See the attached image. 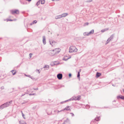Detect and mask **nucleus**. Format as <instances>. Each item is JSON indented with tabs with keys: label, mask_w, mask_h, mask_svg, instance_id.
I'll list each match as a JSON object with an SVG mask.
<instances>
[{
	"label": "nucleus",
	"mask_w": 124,
	"mask_h": 124,
	"mask_svg": "<svg viewBox=\"0 0 124 124\" xmlns=\"http://www.w3.org/2000/svg\"><path fill=\"white\" fill-rule=\"evenodd\" d=\"M77 49L74 46H72L70 47L69 52L70 53H72L73 52H77Z\"/></svg>",
	"instance_id": "2"
},
{
	"label": "nucleus",
	"mask_w": 124,
	"mask_h": 124,
	"mask_svg": "<svg viewBox=\"0 0 124 124\" xmlns=\"http://www.w3.org/2000/svg\"><path fill=\"white\" fill-rule=\"evenodd\" d=\"M32 54H31V53H30L29 54L30 57V58H31V55H32Z\"/></svg>",
	"instance_id": "36"
},
{
	"label": "nucleus",
	"mask_w": 124,
	"mask_h": 124,
	"mask_svg": "<svg viewBox=\"0 0 124 124\" xmlns=\"http://www.w3.org/2000/svg\"><path fill=\"white\" fill-rule=\"evenodd\" d=\"M114 36V35L113 34L108 39V40H109L110 41L112 39H113Z\"/></svg>",
	"instance_id": "16"
},
{
	"label": "nucleus",
	"mask_w": 124,
	"mask_h": 124,
	"mask_svg": "<svg viewBox=\"0 0 124 124\" xmlns=\"http://www.w3.org/2000/svg\"><path fill=\"white\" fill-rule=\"evenodd\" d=\"M69 121V119L67 118V119L65 121V122H68Z\"/></svg>",
	"instance_id": "30"
},
{
	"label": "nucleus",
	"mask_w": 124,
	"mask_h": 124,
	"mask_svg": "<svg viewBox=\"0 0 124 124\" xmlns=\"http://www.w3.org/2000/svg\"><path fill=\"white\" fill-rule=\"evenodd\" d=\"M92 1L93 0H87L86 2H92Z\"/></svg>",
	"instance_id": "25"
},
{
	"label": "nucleus",
	"mask_w": 124,
	"mask_h": 124,
	"mask_svg": "<svg viewBox=\"0 0 124 124\" xmlns=\"http://www.w3.org/2000/svg\"><path fill=\"white\" fill-rule=\"evenodd\" d=\"M62 124H65V123L64 122Z\"/></svg>",
	"instance_id": "49"
},
{
	"label": "nucleus",
	"mask_w": 124,
	"mask_h": 124,
	"mask_svg": "<svg viewBox=\"0 0 124 124\" xmlns=\"http://www.w3.org/2000/svg\"><path fill=\"white\" fill-rule=\"evenodd\" d=\"M69 121V119L67 118V119L65 121V122H68Z\"/></svg>",
	"instance_id": "31"
},
{
	"label": "nucleus",
	"mask_w": 124,
	"mask_h": 124,
	"mask_svg": "<svg viewBox=\"0 0 124 124\" xmlns=\"http://www.w3.org/2000/svg\"><path fill=\"white\" fill-rule=\"evenodd\" d=\"M37 22V21L36 20H34L33 22V23L34 24V23H36Z\"/></svg>",
	"instance_id": "28"
},
{
	"label": "nucleus",
	"mask_w": 124,
	"mask_h": 124,
	"mask_svg": "<svg viewBox=\"0 0 124 124\" xmlns=\"http://www.w3.org/2000/svg\"><path fill=\"white\" fill-rule=\"evenodd\" d=\"M24 75H25V76H27V77H28V75H26V74H24Z\"/></svg>",
	"instance_id": "44"
},
{
	"label": "nucleus",
	"mask_w": 124,
	"mask_h": 124,
	"mask_svg": "<svg viewBox=\"0 0 124 124\" xmlns=\"http://www.w3.org/2000/svg\"><path fill=\"white\" fill-rule=\"evenodd\" d=\"M4 89V86H2L1 87V90L3 89Z\"/></svg>",
	"instance_id": "34"
},
{
	"label": "nucleus",
	"mask_w": 124,
	"mask_h": 124,
	"mask_svg": "<svg viewBox=\"0 0 124 124\" xmlns=\"http://www.w3.org/2000/svg\"><path fill=\"white\" fill-rule=\"evenodd\" d=\"M57 110H54V112H57Z\"/></svg>",
	"instance_id": "43"
},
{
	"label": "nucleus",
	"mask_w": 124,
	"mask_h": 124,
	"mask_svg": "<svg viewBox=\"0 0 124 124\" xmlns=\"http://www.w3.org/2000/svg\"><path fill=\"white\" fill-rule=\"evenodd\" d=\"M80 71H78V74L77 75V77L78 78H80Z\"/></svg>",
	"instance_id": "22"
},
{
	"label": "nucleus",
	"mask_w": 124,
	"mask_h": 124,
	"mask_svg": "<svg viewBox=\"0 0 124 124\" xmlns=\"http://www.w3.org/2000/svg\"><path fill=\"white\" fill-rule=\"evenodd\" d=\"M13 21H16V19H13Z\"/></svg>",
	"instance_id": "46"
},
{
	"label": "nucleus",
	"mask_w": 124,
	"mask_h": 124,
	"mask_svg": "<svg viewBox=\"0 0 124 124\" xmlns=\"http://www.w3.org/2000/svg\"><path fill=\"white\" fill-rule=\"evenodd\" d=\"M80 96L79 95L77 97V99H74V100H79L80 99Z\"/></svg>",
	"instance_id": "20"
},
{
	"label": "nucleus",
	"mask_w": 124,
	"mask_h": 124,
	"mask_svg": "<svg viewBox=\"0 0 124 124\" xmlns=\"http://www.w3.org/2000/svg\"><path fill=\"white\" fill-rule=\"evenodd\" d=\"M52 114V113H51L50 114H48L47 113V114L48 115H50Z\"/></svg>",
	"instance_id": "47"
},
{
	"label": "nucleus",
	"mask_w": 124,
	"mask_h": 124,
	"mask_svg": "<svg viewBox=\"0 0 124 124\" xmlns=\"http://www.w3.org/2000/svg\"><path fill=\"white\" fill-rule=\"evenodd\" d=\"M63 109L62 110H61L60 111H59V110H57V111H58V112H60L61 111H63Z\"/></svg>",
	"instance_id": "37"
},
{
	"label": "nucleus",
	"mask_w": 124,
	"mask_h": 124,
	"mask_svg": "<svg viewBox=\"0 0 124 124\" xmlns=\"http://www.w3.org/2000/svg\"><path fill=\"white\" fill-rule=\"evenodd\" d=\"M71 76V74L70 73L69 74V77H70Z\"/></svg>",
	"instance_id": "39"
},
{
	"label": "nucleus",
	"mask_w": 124,
	"mask_h": 124,
	"mask_svg": "<svg viewBox=\"0 0 124 124\" xmlns=\"http://www.w3.org/2000/svg\"><path fill=\"white\" fill-rule=\"evenodd\" d=\"M28 77L29 78H31V79H32V77H31V76L30 75H28Z\"/></svg>",
	"instance_id": "35"
},
{
	"label": "nucleus",
	"mask_w": 124,
	"mask_h": 124,
	"mask_svg": "<svg viewBox=\"0 0 124 124\" xmlns=\"http://www.w3.org/2000/svg\"><path fill=\"white\" fill-rule=\"evenodd\" d=\"M25 103V102H23L22 104H24V103Z\"/></svg>",
	"instance_id": "52"
},
{
	"label": "nucleus",
	"mask_w": 124,
	"mask_h": 124,
	"mask_svg": "<svg viewBox=\"0 0 124 124\" xmlns=\"http://www.w3.org/2000/svg\"><path fill=\"white\" fill-rule=\"evenodd\" d=\"M50 44L52 45V46H53L54 45H55V43H56V42L54 41H50Z\"/></svg>",
	"instance_id": "15"
},
{
	"label": "nucleus",
	"mask_w": 124,
	"mask_h": 124,
	"mask_svg": "<svg viewBox=\"0 0 124 124\" xmlns=\"http://www.w3.org/2000/svg\"><path fill=\"white\" fill-rule=\"evenodd\" d=\"M34 24L33 23V22L31 23H30V25H32L33 24Z\"/></svg>",
	"instance_id": "42"
},
{
	"label": "nucleus",
	"mask_w": 124,
	"mask_h": 124,
	"mask_svg": "<svg viewBox=\"0 0 124 124\" xmlns=\"http://www.w3.org/2000/svg\"><path fill=\"white\" fill-rule=\"evenodd\" d=\"M54 52L55 53V54L58 53L60 51V49L59 48H57L53 50Z\"/></svg>",
	"instance_id": "6"
},
{
	"label": "nucleus",
	"mask_w": 124,
	"mask_h": 124,
	"mask_svg": "<svg viewBox=\"0 0 124 124\" xmlns=\"http://www.w3.org/2000/svg\"><path fill=\"white\" fill-rule=\"evenodd\" d=\"M62 75L61 73H59L57 75V77L59 80L61 79L62 78Z\"/></svg>",
	"instance_id": "7"
},
{
	"label": "nucleus",
	"mask_w": 124,
	"mask_h": 124,
	"mask_svg": "<svg viewBox=\"0 0 124 124\" xmlns=\"http://www.w3.org/2000/svg\"><path fill=\"white\" fill-rule=\"evenodd\" d=\"M35 90H38V88H37L36 89H35Z\"/></svg>",
	"instance_id": "51"
},
{
	"label": "nucleus",
	"mask_w": 124,
	"mask_h": 124,
	"mask_svg": "<svg viewBox=\"0 0 124 124\" xmlns=\"http://www.w3.org/2000/svg\"><path fill=\"white\" fill-rule=\"evenodd\" d=\"M49 54L50 55L53 56L55 54V53L54 52L53 50H51L49 52Z\"/></svg>",
	"instance_id": "4"
},
{
	"label": "nucleus",
	"mask_w": 124,
	"mask_h": 124,
	"mask_svg": "<svg viewBox=\"0 0 124 124\" xmlns=\"http://www.w3.org/2000/svg\"><path fill=\"white\" fill-rule=\"evenodd\" d=\"M21 113H22V116L24 118V119H25V117H24V115L23 114V112L22 111H21Z\"/></svg>",
	"instance_id": "24"
},
{
	"label": "nucleus",
	"mask_w": 124,
	"mask_h": 124,
	"mask_svg": "<svg viewBox=\"0 0 124 124\" xmlns=\"http://www.w3.org/2000/svg\"><path fill=\"white\" fill-rule=\"evenodd\" d=\"M12 101L11 100L10 101L7 102L3 104L0 106V109H2L4 108L9 106L11 103H12Z\"/></svg>",
	"instance_id": "1"
},
{
	"label": "nucleus",
	"mask_w": 124,
	"mask_h": 124,
	"mask_svg": "<svg viewBox=\"0 0 124 124\" xmlns=\"http://www.w3.org/2000/svg\"><path fill=\"white\" fill-rule=\"evenodd\" d=\"M80 71H81L80 70L79 71L80 72Z\"/></svg>",
	"instance_id": "57"
},
{
	"label": "nucleus",
	"mask_w": 124,
	"mask_h": 124,
	"mask_svg": "<svg viewBox=\"0 0 124 124\" xmlns=\"http://www.w3.org/2000/svg\"><path fill=\"white\" fill-rule=\"evenodd\" d=\"M62 18V17L61 15L56 16L55 17V18L56 19H60Z\"/></svg>",
	"instance_id": "11"
},
{
	"label": "nucleus",
	"mask_w": 124,
	"mask_h": 124,
	"mask_svg": "<svg viewBox=\"0 0 124 124\" xmlns=\"http://www.w3.org/2000/svg\"><path fill=\"white\" fill-rule=\"evenodd\" d=\"M26 0L29 1H30L31 0Z\"/></svg>",
	"instance_id": "48"
},
{
	"label": "nucleus",
	"mask_w": 124,
	"mask_h": 124,
	"mask_svg": "<svg viewBox=\"0 0 124 124\" xmlns=\"http://www.w3.org/2000/svg\"><path fill=\"white\" fill-rule=\"evenodd\" d=\"M68 15V14L67 13H63L61 15L62 18L65 17L67 16Z\"/></svg>",
	"instance_id": "13"
},
{
	"label": "nucleus",
	"mask_w": 124,
	"mask_h": 124,
	"mask_svg": "<svg viewBox=\"0 0 124 124\" xmlns=\"http://www.w3.org/2000/svg\"><path fill=\"white\" fill-rule=\"evenodd\" d=\"M53 114V115H54V114Z\"/></svg>",
	"instance_id": "55"
},
{
	"label": "nucleus",
	"mask_w": 124,
	"mask_h": 124,
	"mask_svg": "<svg viewBox=\"0 0 124 124\" xmlns=\"http://www.w3.org/2000/svg\"><path fill=\"white\" fill-rule=\"evenodd\" d=\"M109 41H110L109 40H108V39L106 42V44H107Z\"/></svg>",
	"instance_id": "27"
},
{
	"label": "nucleus",
	"mask_w": 124,
	"mask_h": 124,
	"mask_svg": "<svg viewBox=\"0 0 124 124\" xmlns=\"http://www.w3.org/2000/svg\"><path fill=\"white\" fill-rule=\"evenodd\" d=\"M21 2V3L22 4H24V3H22V2Z\"/></svg>",
	"instance_id": "53"
},
{
	"label": "nucleus",
	"mask_w": 124,
	"mask_h": 124,
	"mask_svg": "<svg viewBox=\"0 0 124 124\" xmlns=\"http://www.w3.org/2000/svg\"><path fill=\"white\" fill-rule=\"evenodd\" d=\"M19 124H27L24 121H22L19 122Z\"/></svg>",
	"instance_id": "18"
},
{
	"label": "nucleus",
	"mask_w": 124,
	"mask_h": 124,
	"mask_svg": "<svg viewBox=\"0 0 124 124\" xmlns=\"http://www.w3.org/2000/svg\"><path fill=\"white\" fill-rule=\"evenodd\" d=\"M62 86V87H64V85H63V86Z\"/></svg>",
	"instance_id": "54"
},
{
	"label": "nucleus",
	"mask_w": 124,
	"mask_h": 124,
	"mask_svg": "<svg viewBox=\"0 0 124 124\" xmlns=\"http://www.w3.org/2000/svg\"><path fill=\"white\" fill-rule=\"evenodd\" d=\"M24 95V94H22V95H21V97H22V96H23V95Z\"/></svg>",
	"instance_id": "45"
},
{
	"label": "nucleus",
	"mask_w": 124,
	"mask_h": 124,
	"mask_svg": "<svg viewBox=\"0 0 124 124\" xmlns=\"http://www.w3.org/2000/svg\"><path fill=\"white\" fill-rule=\"evenodd\" d=\"M89 23H85L84 24V26H86V25H87Z\"/></svg>",
	"instance_id": "26"
},
{
	"label": "nucleus",
	"mask_w": 124,
	"mask_h": 124,
	"mask_svg": "<svg viewBox=\"0 0 124 124\" xmlns=\"http://www.w3.org/2000/svg\"><path fill=\"white\" fill-rule=\"evenodd\" d=\"M117 98L118 99L120 98L123 100H124V96L121 95L118 96L117 97Z\"/></svg>",
	"instance_id": "14"
},
{
	"label": "nucleus",
	"mask_w": 124,
	"mask_h": 124,
	"mask_svg": "<svg viewBox=\"0 0 124 124\" xmlns=\"http://www.w3.org/2000/svg\"><path fill=\"white\" fill-rule=\"evenodd\" d=\"M101 75V74L100 73L98 72H97L96 74V77L97 78L98 77L100 76Z\"/></svg>",
	"instance_id": "17"
},
{
	"label": "nucleus",
	"mask_w": 124,
	"mask_h": 124,
	"mask_svg": "<svg viewBox=\"0 0 124 124\" xmlns=\"http://www.w3.org/2000/svg\"><path fill=\"white\" fill-rule=\"evenodd\" d=\"M94 33V30H92L89 33L87 32H85V34H86V36H88L89 35L93 34Z\"/></svg>",
	"instance_id": "8"
},
{
	"label": "nucleus",
	"mask_w": 124,
	"mask_h": 124,
	"mask_svg": "<svg viewBox=\"0 0 124 124\" xmlns=\"http://www.w3.org/2000/svg\"><path fill=\"white\" fill-rule=\"evenodd\" d=\"M74 100V99H72L71 98V99H69L68 100H67L66 101H71V100Z\"/></svg>",
	"instance_id": "32"
},
{
	"label": "nucleus",
	"mask_w": 124,
	"mask_h": 124,
	"mask_svg": "<svg viewBox=\"0 0 124 124\" xmlns=\"http://www.w3.org/2000/svg\"><path fill=\"white\" fill-rule=\"evenodd\" d=\"M52 0V1H59V0Z\"/></svg>",
	"instance_id": "41"
},
{
	"label": "nucleus",
	"mask_w": 124,
	"mask_h": 124,
	"mask_svg": "<svg viewBox=\"0 0 124 124\" xmlns=\"http://www.w3.org/2000/svg\"><path fill=\"white\" fill-rule=\"evenodd\" d=\"M70 107L69 106H67L66 108H65L64 109H63V110H70Z\"/></svg>",
	"instance_id": "10"
},
{
	"label": "nucleus",
	"mask_w": 124,
	"mask_h": 124,
	"mask_svg": "<svg viewBox=\"0 0 124 124\" xmlns=\"http://www.w3.org/2000/svg\"><path fill=\"white\" fill-rule=\"evenodd\" d=\"M106 30V29H105L104 30H101V32H104Z\"/></svg>",
	"instance_id": "29"
},
{
	"label": "nucleus",
	"mask_w": 124,
	"mask_h": 124,
	"mask_svg": "<svg viewBox=\"0 0 124 124\" xmlns=\"http://www.w3.org/2000/svg\"><path fill=\"white\" fill-rule=\"evenodd\" d=\"M13 20H11V19H8L7 20V21H13Z\"/></svg>",
	"instance_id": "33"
},
{
	"label": "nucleus",
	"mask_w": 124,
	"mask_h": 124,
	"mask_svg": "<svg viewBox=\"0 0 124 124\" xmlns=\"http://www.w3.org/2000/svg\"><path fill=\"white\" fill-rule=\"evenodd\" d=\"M43 68L44 69V70H48L49 68V66L48 65H45L44 66Z\"/></svg>",
	"instance_id": "9"
},
{
	"label": "nucleus",
	"mask_w": 124,
	"mask_h": 124,
	"mask_svg": "<svg viewBox=\"0 0 124 124\" xmlns=\"http://www.w3.org/2000/svg\"><path fill=\"white\" fill-rule=\"evenodd\" d=\"M37 70L38 71V72L39 73H40V71H39V70Z\"/></svg>",
	"instance_id": "40"
},
{
	"label": "nucleus",
	"mask_w": 124,
	"mask_h": 124,
	"mask_svg": "<svg viewBox=\"0 0 124 124\" xmlns=\"http://www.w3.org/2000/svg\"><path fill=\"white\" fill-rule=\"evenodd\" d=\"M43 42L44 45H45L46 43V38L45 36H43Z\"/></svg>",
	"instance_id": "12"
},
{
	"label": "nucleus",
	"mask_w": 124,
	"mask_h": 124,
	"mask_svg": "<svg viewBox=\"0 0 124 124\" xmlns=\"http://www.w3.org/2000/svg\"><path fill=\"white\" fill-rule=\"evenodd\" d=\"M45 2V1L44 0H41V4H44Z\"/></svg>",
	"instance_id": "21"
},
{
	"label": "nucleus",
	"mask_w": 124,
	"mask_h": 124,
	"mask_svg": "<svg viewBox=\"0 0 124 124\" xmlns=\"http://www.w3.org/2000/svg\"><path fill=\"white\" fill-rule=\"evenodd\" d=\"M11 13L13 14H18L19 13V10L17 9L12 10L11 11Z\"/></svg>",
	"instance_id": "3"
},
{
	"label": "nucleus",
	"mask_w": 124,
	"mask_h": 124,
	"mask_svg": "<svg viewBox=\"0 0 124 124\" xmlns=\"http://www.w3.org/2000/svg\"><path fill=\"white\" fill-rule=\"evenodd\" d=\"M100 120V117H97L95 118L94 120H92V121L91 123V124H92V122L93 123H95V122L96 121H99Z\"/></svg>",
	"instance_id": "5"
},
{
	"label": "nucleus",
	"mask_w": 124,
	"mask_h": 124,
	"mask_svg": "<svg viewBox=\"0 0 124 124\" xmlns=\"http://www.w3.org/2000/svg\"><path fill=\"white\" fill-rule=\"evenodd\" d=\"M123 92H124V90H123Z\"/></svg>",
	"instance_id": "56"
},
{
	"label": "nucleus",
	"mask_w": 124,
	"mask_h": 124,
	"mask_svg": "<svg viewBox=\"0 0 124 124\" xmlns=\"http://www.w3.org/2000/svg\"><path fill=\"white\" fill-rule=\"evenodd\" d=\"M77 99V97H75V98H74L73 99Z\"/></svg>",
	"instance_id": "50"
},
{
	"label": "nucleus",
	"mask_w": 124,
	"mask_h": 124,
	"mask_svg": "<svg viewBox=\"0 0 124 124\" xmlns=\"http://www.w3.org/2000/svg\"><path fill=\"white\" fill-rule=\"evenodd\" d=\"M70 114H72V116H74V114L73 113H70Z\"/></svg>",
	"instance_id": "38"
},
{
	"label": "nucleus",
	"mask_w": 124,
	"mask_h": 124,
	"mask_svg": "<svg viewBox=\"0 0 124 124\" xmlns=\"http://www.w3.org/2000/svg\"><path fill=\"white\" fill-rule=\"evenodd\" d=\"M11 71L13 73V75H14L15 74L16 72V71L15 70H12Z\"/></svg>",
	"instance_id": "19"
},
{
	"label": "nucleus",
	"mask_w": 124,
	"mask_h": 124,
	"mask_svg": "<svg viewBox=\"0 0 124 124\" xmlns=\"http://www.w3.org/2000/svg\"><path fill=\"white\" fill-rule=\"evenodd\" d=\"M40 3V1H38L36 3V5L37 6H38Z\"/></svg>",
	"instance_id": "23"
}]
</instances>
